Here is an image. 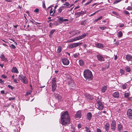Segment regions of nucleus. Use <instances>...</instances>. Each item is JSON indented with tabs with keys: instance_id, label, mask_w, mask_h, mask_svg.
I'll return each mask as SVG.
<instances>
[{
	"instance_id": "nucleus-39",
	"label": "nucleus",
	"mask_w": 132,
	"mask_h": 132,
	"mask_svg": "<svg viewBox=\"0 0 132 132\" xmlns=\"http://www.w3.org/2000/svg\"><path fill=\"white\" fill-rule=\"evenodd\" d=\"M125 70L126 71L128 72H129L130 71V69L129 67H126Z\"/></svg>"
},
{
	"instance_id": "nucleus-56",
	"label": "nucleus",
	"mask_w": 132,
	"mask_h": 132,
	"mask_svg": "<svg viewBox=\"0 0 132 132\" xmlns=\"http://www.w3.org/2000/svg\"><path fill=\"white\" fill-rule=\"evenodd\" d=\"M39 10L38 9H37L35 10L34 12H39Z\"/></svg>"
},
{
	"instance_id": "nucleus-64",
	"label": "nucleus",
	"mask_w": 132,
	"mask_h": 132,
	"mask_svg": "<svg viewBox=\"0 0 132 132\" xmlns=\"http://www.w3.org/2000/svg\"><path fill=\"white\" fill-rule=\"evenodd\" d=\"M124 26V24H121L119 26L121 27H123V26Z\"/></svg>"
},
{
	"instance_id": "nucleus-35",
	"label": "nucleus",
	"mask_w": 132,
	"mask_h": 132,
	"mask_svg": "<svg viewBox=\"0 0 132 132\" xmlns=\"http://www.w3.org/2000/svg\"><path fill=\"white\" fill-rule=\"evenodd\" d=\"M125 71L122 69H121L120 70V73L121 75H123L125 73Z\"/></svg>"
},
{
	"instance_id": "nucleus-20",
	"label": "nucleus",
	"mask_w": 132,
	"mask_h": 132,
	"mask_svg": "<svg viewBox=\"0 0 132 132\" xmlns=\"http://www.w3.org/2000/svg\"><path fill=\"white\" fill-rule=\"evenodd\" d=\"M113 96L115 98H118L119 96V94L118 92H116L114 93L113 95Z\"/></svg>"
},
{
	"instance_id": "nucleus-23",
	"label": "nucleus",
	"mask_w": 132,
	"mask_h": 132,
	"mask_svg": "<svg viewBox=\"0 0 132 132\" xmlns=\"http://www.w3.org/2000/svg\"><path fill=\"white\" fill-rule=\"evenodd\" d=\"M65 7H66L64 6L60 7L58 10V13H61L62 10L63 9V8H64Z\"/></svg>"
},
{
	"instance_id": "nucleus-55",
	"label": "nucleus",
	"mask_w": 132,
	"mask_h": 132,
	"mask_svg": "<svg viewBox=\"0 0 132 132\" xmlns=\"http://www.w3.org/2000/svg\"><path fill=\"white\" fill-rule=\"evenodd\" d=\"M78 127L79 128H80L81 127V125L80 124H78Z\"/></svg>"
},
{
	"instance_id": "nucleus-47",
	"label": "nucleus",
	"mask_w": 132,
	"mask_h": 132,
	"mask_svg": "<svg viewBox=\"0 0 132 132\" xmlns=\"http://www.w3.org/2000/svg\"><path fill=\"white\" fill-rule=\"evenodd\" d=\"M10 46L12 48L14 49L15 48V46L13 44H12Z\"/></svg>"
},
{
	"instance_id": "nucleus-12",
	"label": "nucleus",
	"mask_w": 132,
	"mask_h": 132,
	"mask_svg": "<svg viewBox=\"0 0 132 132\" xmlns=\"http://www.w3.org/2000/svg\"><path fill=\"white\" fill-rule=\"evenodd\" d=\"M109 126L108 122L105 123L104 125V128L107 132H108L109 129Z\"/></svg>"
},
{
	"instance_id": "nucleus-7",
	"label": "nucleus",
	"mask_w": 132,
	"mask_h": 132,
	"mask_svg": "<svg viewBox=\"0 0 132 132\" xmlns=\"http://www.w3.org/2000/svg\"><path fill=\"white\" fill-rule=\"evenodd\" d=\"M111 127L112 130H115L116 128V123L114 120H113L112 121Z\"/></svg>"
},
{
	"instance_id": "nucleus-53",
	"label": "nucleus",
	"mask_w": 132,
	"mask_h": 132,
	"mask_svg": "<svg viewBox=\"0 0 132 132\" xmlns=\"http://www.w3.org/2000/svg\"><path fill=\"white\" fill-rule=\"evenodd\" d=\"M8 87L11 88V89H13L14 88L10 85H8Z\"/></svg>"
},
{
	"instance_id": "nucleus-4",
	"label": "nucleus",
	"mask_w": 132,
	"mask_h": 132,
	"mask_svg": "<svg viewBox=\"0 0 132 132\" xmlns=\"http://www.w3.org/2000/svg\"><path fill=\"white\" fill-rule=\"evenodd\" d=\"M96 106L97 108L100 110L103 109L104 107V105L102 102L100 100L97 101L96 104Z\"/></svg>"
},
{
	"instance_id": "nucleus-57",
	"label": "nucleus",
	"mask_w": 132,
	"mask_h": 132,
	"mask_svg": "<svg viewBox=\"0 0 132 132\" xmlns=\"http://www.w3.org/2000/svg\"><path fill=\"white\" fill-rule=\"evenodd\" d=\"M112 13L114 14H115L116 15H117L118 14L117 13L114 12V11H113L112 12Z\"/></svg>"
},
{
	"instance_id": "nucleus-61",
	"label": "nucleus",
	"mask_w": 132,
	"mask_h": 132,
	"mask_svg": "<svg viewBox=\"0 0 132 132\" xmlns=\"http://www.w3.org/2000/svg\"><path fill=\"white\" fill-rule=\"evenodd\" d=\"M0 82L1 83H3L4 82L3 81H2V80L1 79H0Z\"/></svg>"
},
{
	"instance_id": "nucleus-43",
	"label": "nucleus",
	"mask_w": 132,
	"mask_h": 132,
	"mask_svg": "<svg viewBox=\"0 0 132 132\" xmlns=\"http://www.w3.org/2000/svg\"><path fill=\"white\" fill-rule=\"evenodd\" d=\"M106 27H99V29H101L102 30H105V29H106Z\"/></svg>"
},
{
	"instance_id": "nucleus-40",
	"label": "nucleus",
	"mask_w": 132,
	"mask_h": 132,
	"mask_svg": "<svg viewBox=\"0 0 132 132\" xmlns=\"http://www.w3.org/2000/svg\"><path fill=\"white\" fill-rule=\"evenodd\" d=\"M127 84H123L122 85V87L123 89H126L127 87Z\"/></svg>"
},
{
	"instance_id": "nucleus-34",
	"label": "nucleus",
	"mask_w": 132,
	"mask_h": 132,
	"mask_svg": "<svg viewBox=\"0 0 132 132\" xmlns=\"http://www.w3.org/2000/svg\"><path fill=\"white\" fill-rule=\"evenodd\" d=\"M121 0H115L113 2V4H117L120 1H121Z\"/></svg>"
},
{
	"instance_id": "nucleus-11",
	"label": "nucleus",
	"mask_w": 132,
	"mask_h": 132,
	"mask_svg": "<svg viewBox=\"0 0 132 132\" xmlns=\"http://www.w3.org/2000/svg\"><path fill=\"white\" fill-rule=\"evenodd\" d=\"M97 57L98 60L100 61H104V57L100 54L97 55Z\"/></svg>"
},
{
	"instance_id": "nucleus-41",
	"label": "nucleus",
	"mask_w": 132,
	"mask_h": 132,
	"mask_svg": "<svg viewBox=\"0 0 132 132\" xmlns=\"http://www.w3.org/2000/svg\"><path fill=\"white\" fill-rule=\"evenodd\" d=\"M123 12L124 14L126 15H128L129 14V13L127 11H124Z\"/></svg>"
},
{
	"instance_id": "nucleus-54",
	"label": "nucleus",
	"mask_w": 132,
	"mask_h": 132,
	"mask_svg": "<svg viewBox=\"0 0 132 132\" xmlns=\"http://www.w3.org/2000/svg\"><path fill=\"white\" fill-rule=\"evenodd\" d=\"M97 132H102L101 130L99 128H97Z\"/></svg>"
},
{
	"instance_id": "nucleus-44",
	"label": "nucleus",
	"mask_w": 132,
	"mask_h": 132,
	"mask_svg": "<svg viewBox=\"0 0 132 132\" xmlns=\"http://www.w3.org/2000/svg\"><path fill=\"white\" fill-rule=\"evenodd\" d=\"M129 96V94L128 93H126L125 94V96L126 97H128Z\"/></svg>"
},
{
	"instance_id": "nucleus-31",
	"label": "nucleus",
	"mask_w": 132,
	"mask_h": 132,
	"mask_svg": "<svg viewBox=\"0 0 132 132\" xmlns=\"http://www.w3.org/2000/svg\"><path fill=\"white\" fill-rule=\"evenodd\" d=\"M63 5H66L67 7H66V8H68L69 7V6L70 5V4L68 2H66L65 3L63 4ZM64 8H65V7Z\"/></svg>"
},
{
	"instance_id": "nucleus-1",
	"label": "nucleus",
	"mask_w": 132,
	"mask_h": 132,
	"mask_svg": "<svg viewBox=\"0 0 132 132\" xmlns=\"http://www.w3.org/2000/svg\"><path fill=\"white\" fill-rule=\"evenodd\" d=\"M70 118L67 111H66L63 113L61 116V122L63 125L65 126L69 124Z\"/></svg>"
},
{
	"instance_id": "nucleus-38",
	"label": "nucleus",
	"mask_w": 132,
	"mask_h": 132,
	"mask_svg": "<svg viewBox=\"0 0 132 132\" xmlns=\"http://www.w3.org/2000/svg\"><path fill=\"white\" fill-rule=\"evenodd\" d=\"M31 93V90H29V91L27 92H26V96H28Z\"/></svg>"
},
{
	"instance_id": "nucleus-37",
	"label": "nucleus",
	"mask_w": 132,
	"mask_h": 132,
	"mask_svg": "<svg viewBox=\"0 0 132 132\" xmlns=\"http://www.w3.org/2000/svg\"><path fill=\"white\" fill-rule=\"evenodd\" d=\"M59 23L58 22L54 21L53 24V25L55 26H57L59 25Z\"/></svg>"
},
{
	"instance_id": "nucleus-33",
	"label": "nucleus",
	"mask_w": 132,
	"mask_h": 132,
	"mask_svg": "<svg viewBox=\"0 0 132 132\" xmlns=\"http://www.w3.org/2000/svg\"><path fill=\"white\" fill-rule=\"evenodd\" d=\"M61 46H59L57 48V52L59 53H60L61 51Z\"/></svg>"
},
{
	"instance_id": "nucleus-46",
	"label": "nucleus",
	"mask_w": 132,
	"mask_h": 132,
	"mask_svg": "<svg viewBox=\"0 0 132 132\" xmlns=\"http://www.w3.org/2000/svg\"><path fill=\"white\" fill-rule=\"evenodd\" d=\"M126 10H132V7H131L128 6L126 9Z\"/></svg>"
},
{
	"instance_id": "nucleus-52",
	"label": "nucleus",
	"mask_w": 132,
	"mask_h": 132,
	"mask_svg": "<svg viewBox=\"0 0 132 132\" xmlns=\"http://www.w3.org/2000/svg\"><path fill=\"white\" fill-rule=\"evenodd\" d=\"M81 15H83L85 13V12L84 11H82L81 12H79Z\"/></svg>"
},
{
	"instance_id": "nucleus-62",
	"label": "nucleus",
	"mask_w": 132,
	"mask_h": 132,
	"mask_svg": "<svg viewBox=\"0 0 132 132\" xmlns=\"http://www.w3.org/2000/svg\"><path fill=\"white\" fill-rule=\"evenodd\" d=\"M1 93L2 94H4V90H2L1 91Z\"/></svg>"
},
{
	"instance_id": "nucleus-16",
	"label": "nucleus",
	"mask_w": 132,
	"mask_h": 132,
	"mask_svg": "<svg viewBox=\"0 0 132 132\" xmlns=\"http://www.w3.org/2000/svg\"><path fill=\"white\" fill-rule=\"evenodd\" d=\"M92 116V115L91 113L88 112L87 115V119L89 120H90L91 119Z\"/></svg>"
},
{
	"instance_id": "nucleus-36",
	"label": "nucleus",
	"mask_w": 132,
	"mask_h": 132,
	"mask_svg": "<svg viewBox=\"0 0 132 132\" xmlns=\"http://www.w3.org/2000/svg\"><path fill=\"white\" fill-rule=\"evenodd\" d=\"M122 32L120 31L118 33V36L119 37H121L122 36Z\"/></svg>"
},
{
	"instance_id": "nucleus-18",
	"label": "nucleus",
	"mask_w": 132,
	"mask_h": 132,
	"mask_svg": "<svg viewBox=\"0 0 132 132\" xmlns=\"http://www.w3.org/2000/svg\"><path fill=\"white\" fill-rule=\"evenodd\" d=\"M59 19L61 22V23H62L64 22L68 21V20L67 19H63V17H60L59 18Z\"/></svg>"
},
{
	"instance_id": "nucleus-50",
	"label": "nucleus",
	"mask_w": 132,
	"mask_h": 132,
	"mask_svg": "<svg viewBox=\"0 0 132 132\" xmlns=\"http://www.w3.org/2000/svg\"><path fill=\"white\" fill-rule=\"evenodd\" d=\"M87 34H84L81 35V36L82 37V39L84 38L86 36Z\"/></svg>"
},
{
	"instance_id": "nucleus-58",
	"label": "nucleus",
	"mask_w": 132,
	"mask_h": 132,
	"mask_svg": "<svg viewBox=\"0 0 132 132\" xmlns=\"http://www.w3.org/2000/svg\"><path fill=\"white\" fill-rule=\"evenodd\" d=\"M2 77L3 78H6V77L4 75H2Z\"/></svg>"
},
{
	"instance_id": "nucleus-22",
	"label": "nucleus",
	"mask_w": 132,
	"mask_h": 132,
	"mask_svg": "<svg viewBox=\"0 0 132 132\" xmlns=\"http://www.w3.org/2000/svg\"><path fill=\"white\" fill-rule=\"evenodd\" d=\"M75 38L76 41L82 39L81 35L77 37H75Z\"/></svg>"
},
{
	"instance_id": "nucleus-9",
	"label": "nucleus",
	"mask_w": 132,
	"mask_h": 132,
	"mask_svg": "<svg viewBox=\"0 0 132 132\" xmlns=\"http://www.w3.org/2000/svg\"><path fill=\"white\" fill-rule=\"evenodd\" d=\"M62 61L63 64L65 65H68L69 63V60L66 58H63L62 60Z\"/></svg>"
},
{
	"instance_id": "nucleus-5",
	"label": "nucleus",
	"mask_w": 132,
	"mask_h": 132,
	"mask_svg": "<svg viewBox=\"0 0 132 132\" xmlns=\"http://www.w3.org/2000/svg\"><path fill=\"white\" fill-rule=\"evenodd\" d=\"M18 79L24 84H27L28 83L27 78L26 76H23L22 75H19Z\"/></svg>"
},
{
	"instance_id": "nucleus-3",
	"label": "nucleus",
	"mask_w": 132,
	"mask_h": 132,
	"mask_svg": "<svg viewBox=\"0 0 132 132\" xmlns=\"http://www.w3.org/2000/svg\"><path fill=\"white\" fill-rule=\"evenodd\" d=\"M57 87L56 79L55 78H54L52 79V90L53 92H54L55 90Z\"/></svg>"
},
{
	"instance_id": "nucleus-63",
	"label": "nucleus",
	"mask_w": 132,
	"mask_h": 132,
	"mask_svg": "<svg viewBox=\"0 0 132 132\" xmlns=\"http://www.w3.org/2000/svg\"><path fill=\"white\" fill-rule=\"evenodd\" d=\"M4 66L3 64H2L0 63V66L2 68H3Z\"/></svg>"
},
{
	"instance_id": "nucleus-21",
	"label": "nucleus",
	"mask_w": 132,
	"mask_h": 132,
	"mask_svg": "<svg viewBox=\"0 0 132 132\" xmlns=\"http://www.w3.org/2000/svg\"><path fill=\"white\" fill-rule=\"evenodd\" d=\"M12 72L18 73L19 72L17 69L16 67H13L12 70Z\"/></svg>"
},
{
	"instance_id": "nucleus-29",
	"label": "nucleus",
	"mask_w": 132,
	"mask_h": 132,
	"mask_svg": "<svg viewBox=\"0 0 132 132\" xmlns=\"http://www.w3.org/2000/svg\"><path fill=\"white\" fill-rule=\"evenodd\" d=\"M75 15H76V18H78L81 15L79 12L76 13H75Z\"/></svg>"
},
{
	"instance_id": "nucleus-14",
	"label": "nucleus",
	"mask_w": 132,
	"mask_h": 132,
	"mask_svg": "<svg viewBox=\"0 0 132 132\" xmlns=\"http://www.w3.org/2000/svg\"><path fill=\"white\" fill-rule=\"evenodd\" d=\"M95 47L98 48H103L104 46L101 43H97L95 44Z\"/></svg>"
},
{
	"instance_id": "nucleus-49",
	"label": "nucleus",
	"mask_w": 132,
	"mask_h": 132,
	"mask_svg": "<svg viewBox=\"0 0 132 132\" xmlns=\"http://www.w3.org/2000/svg\"><path fill=\"white\" fill-rule=\"evenodd\" d=\"M55 29H53L50 32V34H53L54 32H55Z\"/></svg>"
},
{
	"instance_id": "nucleus-60",
	"label": "nucleus",
	"mask_w": 132,
	"mask_h": 132,
	"mask_svg": "<svg viewBox=\"0 0 132 132\" xmlns=\"http://www.w3.org/2000/svg\"><path fill=\"white\" fill-rule=\"evenodd\" d=\"M97 12V11H96V12H95L94 13H93V14H91L90 15V16H92L93 15H94L95 14V13H96Z\"/></svg>"
},
{
	"instance_id": "nucleus-8",
	"label": "nucleus",
	"mask_w": 132,
	"mask_h": 132,
	"mask_svg": "<svg viewBox=\"0 0 132 132\" xmlns=\"http://www.w3.org/2000/svg\"><path fill=\"white\" fill-rule=\"evenodd\" d=\"M127 115L130 119H131L132 118V109H128L127 110Z\"/></svg>"
},
{
	"instance_id": "nucleus-25",
	"label": "nucleus",
	"mask_w": 132,
	"mask_h": 132,
	"mask_svg": "<svg viewBox=\"0 0 132 132\" xmlns=\"http://www.w3.org/2000/svg\"><path fill=\"white\" fill-rule=\"evenodd\" d=\"M79 61L80 65L81 66H83L84 63V61L81 60H79Z\"/></svg>"
},
{
	"instance_id": "nucleus-6",
	"label": "nucleus",
	"mask_w": 132,
	"mask_h": 132,
	"mask_svg": "<svg viewBox=\"0 0 132 132\" xmlns=\"http://www.w3.org/2000/svg\"><path fill=\"white\" fill-rule=\"evenodd\" d=\"M82 44L81 43H77L70 44L69 46L70 48H73L76 47Z\"/></svg>"
},
{
	"instance_id": "nucleus-10",
	"label": "nucleus",
	"mask_w": 132,
	"mask_h": 132,
	"mask_svg": "<svg viewBox=\"0 0 132 132\" xmlns=\"http://www.w3.org/2000/svg\"><path fill=\"white\" fill-rule=\"evenodd\" d=\"M118 130L119 132H121L123 130V127L121 124H119L118 125Z\"/></svg>"
},
{
	"instance_id": "nucleus-48",
	"label": "nucleus",
	"mask_w": 132,
	"mask_h": 132,
	"mask_svg": "<svg viewBox=\"0 0 132 132\" xmlns=\"http://www.w3.org/2000/svg\"><path fill=\"white\" fill-rule=\"evenodd\" d=\"M86 24V22L85 21H82L81 23V24L82 25H85Z\"/></svg>"
},
{
	"instance_id": "nucleus-59",
	"label": "nucleus",
	"mask_w": 132,
	"mask_h": 132,
	"mask_svg": "<svg viewBox=\"0 0 132 132\" xmlns=\"http://www.w3.org/2000/svg\"><path fill=\"white\" fill-rule=\"evenodd\" d=\"M43 7L44 8H45V7H46V6H45V4L44 3H43Z\"/></svg>"
},
{
	"instance_id": "nucleus-15",
	"label": "nucleus",
	"mask_w": 132,
	"mask_h": 132,
	"mask_svg": "<svg viewBox=\"0 0 132 132\" xmlns=\"http://www.w3.org/2000/svg\"><path fill=\"white\" fill-rule=\"evenodd\" d=\"M85 98L87 100H91L93 98V97L90 94H86L85 95Z\"/></svg>"
},
{
	"instance_id": "nucleus-32",
	"label": "nucleus",
	"mask_w": 132,
	"mask_h": 132,
	"mask_svg": "<svg viewBox=\"0 0 132 132\" xmlns=\"http://www.w3.org/2000/svg\"><path fill=\"white\" fill-rule=\"evenodd\" d=\"M102 16H100V17H98L96 19H95L94 20V21L95 22H97L98 21L100 20L102 18Z\"/></svg>"
},
{
	"instance_id": "nucleus-24",
	"label": "nucleus",
	"mask_w": 132,
	"mask_h": 132,
	"mask_svg": "<svg viewBox=\"0 0 132 132\" xmlns=\"http://www.w3.org/2000/svg\"><path fill=\"white\" fill-rule=\"evenodd\" d=\"M0 57L2 61H6V59L5 58L3 54H2L0 56Z\"/></svg>"
},
{
	"instance_id": "nucleus-2",
	"label": "nucleus",
	"mask_w": 132,
	"mask_h": 132,
	"mask_svg": "<svg viewBox=\"0 0 132 132\" xmlns=\"http://www.w3.org/2000/svg\"><path fill=\"white\" fill-rule=\"evenodd\" d=\"M84 76L85 79L88 81L92 80L93 75L92 72L89 70H86L84 71Z\"/></svg>"
},
{
	"instance_id": "nucleus-17",
	"label": "nucleus",
	"mask_w": 132,
	"mask_h": 132,
	"mask_svg": "<svg viewBox=\"0 0 132 132\" xmlns=\"http://www.w3.org/2000/svg\"><path fill=\"white\" fill-rule=\"evenodd\" d=\"M69 34L71 35V36L73 37L76 35L77 34L76 30H74L71 31L69 32Z\"/></svg>"
},
{
	"instance_id": "nucleus-28",
	"label": "nucleus",
	"mask_w": 132,
	"mask_h": 132,
	"mask_svg": "<svg viewBox=\"0 0 132 132\" xmlns=\"http://www.w3.org/2000/svg\"><path fill=\"white\" fill-rule=\"evenodd\" d=\"M107 89V87L106 86H105L102 88V90L103 92H104Z\"/></svg>"
},
{
	"instance_id": "nucleus-42",
	"label": "nucleus",
	"mask_w": 132,
	"mask_h": 132,
	"mask_svg": "<svg viewBox=\"0 0 132 132\" xmlns=\"http://www.w3.org/2000/svg\"><path fill=\"white\" fill-rule=\"evenodd\" d=\"M85 129L86 130L87 132H91L88 128L86 127H85Z\"/></svg>"
},
{
	"instance_id": "nucleus-45",
	"label": "nucleus",
	"mask_w": 132,
	"mask_h": 132,
	"mask_svg": "<svg viewBox=\"0 0 132 132\" xmlns=\"http://www.w3.org/2000/svg\"><path fill=\"white\" fill-rule=\"evenodd\" d=\"M51 11L50 12V15H53V13L52 14V13L53 12V11H52V8H51Z\"/></svg>"
},
{
	"instance_id": "nucleus-19",
	"label": "nucleus",
	"mask_w": 132,
	"mask_h": 132,
	"mask_svg": "<svg viewBox=\"0 0 132 132\" xmlns=\"http://www.w3.org/2000/svg\"><path fill=\"white\" fill-rule=\"evenodd\" d=\"M126 59L128 61H130L132 59V56L131 55H127L126 56Z\"/></svg>"
},
{
	"instance_id": "nucleus-51",
	"label": "nucleus",
	"mask_w": 132,
	"mask_h": 132,
	"mask_svg": "<svg viewBox=\"0 0 132 132\" xmlns=\"http://www.w3.org/2000/svg\"><path fill=\"white\" fill-rule=\"evenodd\" d=\"M15 98L14 97H11L9 98V100H13L15 99Z\"/></svg>"
},
{
	"instance_id": "nucleus-13",
	"label": "nucleus",
	"mask_w": 132,
	"mask_h": 132,
	"mask_svg": "<svg viewBox=\"0 0 132 132\" xmlns=\"http://www.w3.org/2000/svg\"><path fill=\"white\" fill-rule=\"evenodd\" d=\"M81 111H79L76 114L75 117L77 118H80L81 116Z\"/></svg>"
},
{
	"instance_id": "nucleus-26",
	"label": "nucleus",
	"mask_w": 132,
	"mask_h": 132,
	"mask_svg": "<svg viewBox=\"0 0 132 132\" xmlns=\"http://www.w3.org/2000/svg\"><path fill=\"white\" fill-rule=\"evenodd\" d=\"M55 96L56 98L57 99L59 100L61 98V97L60 96V95L59 94H56L55 95Z\"/></svg>"
},
{
	"instance_id": "nucleus-30",
	"label": "nucleus",
	"mask_w": 132,
	"mask_h": 132,
	"mask_svg": "<svg viewBox=\"0 0 132 132\" xmlns=\"http://www.w3.org/2000/svg\"><path fill=\"white\" fill-rule=\"evenodd\" d=\"M75 38H72L71 39H70L69 40H68L67 42H73L76 41L75 40Z\"/></svg>"
},
{
	"instance_id": "nucleus-27",
	"label": "nucleus",
	"mask_w": 132,
	"mask_h": 132,
	"mask_svg": "<svg viewBox=\"0 0 132 132\" xmlns=\"http://www.w3.org/2000/svg\"><path fill=\"white\" fill-rule=\"evenodd\" d=\"M70 87L72 89V87H73L75 86V85L73 82L70 83L69 84Z\"/></svg>"
}]
</instances>
